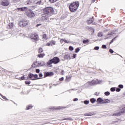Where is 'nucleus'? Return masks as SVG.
Here are the masks:
<instances>
[{
  "mask_svg": "<svg viewBox=\"0 0 125 125\" xmlns=\"http://www.w3.org/2000/svg\"><path fill=\"white\" fill-rule=\"evenodd\" d=\"M43 14H42L41 18V21H44L48 19V17H50L51 15L54 14V9L51 7H46L43 10Z\"/></svg>",
  "mask_w": 125,
  "mask_h": 125,
  "instance_id": "f257e3e1",
  "label": "nucleus"
},
{
  "mask_svg": "<svg viewBox=\"0 0 125 125\" xmlns=\"http://www.w3.org/2000/svg\"><path fill=\"white\" fill-rule=\"evenodd\" d=\"M16 10L17 11H25L27 16L30 18L35 17V13H34V12L27 9V7L18 8Z\"/></svg>",
  "mask_w": 125,
  "mask_h": 125,
  "instance_id": "f03ea898",
  "label": "nucleus"
},
{
  "mask_svg": "<svg viewBox=\"0 0 125 125\" xmlns=\"http://www.w3.org/2000/svg\"><path fill=\"white\" fill-rule=\"evenodd\" d=\"M80 5V3L79 1H75L72 3H71L69 5V10L71 12H75V11H77L78 10V8H79V6Z\"/></svg>",
  "mask_w": 125,
  "mask_h": 125,
  "instance_id": "7ed1b4c3",
  "label": "nucleus"
},
{
  "mask_svg": "<svg viewBox=\"0 0 125 125\" xmlns=\"http://www.w3.org/2000/svg\"><path fill=\"white\" fill-rule=\"evenodd\" d=\"M125 113V106L123 107L120 111H116L113 113L112 116L113 117H119L121 114H124Z\"/></svg>",
  "mask_w": 125,
  "mask_h": 125,
  "instance_id": "20e7f679",
  "label": "nucleus"
},
{
  "mask_svg": "<svg viewBox=\"0 0 125 125\" xmlns=\"http://www.w3.org/2000/svg\"><path fill=\"white\" fill-rule=\"evenodd\" d=\"M28 24H29V21H28L27 20H24L20 21L19 22V26H20V27H26V26H27V25H28Z\"/></svg>",
  "mask_w": 125,
  "mask_h": 125,
  "instance_id": "39448f33",
  "label": "nucleus"
},
{
  "mask_svg": "<svg viewBox=\"0 0 125 125\" xmlns=\"http://www.w3.org/2000/svg\"><path fill=\"white\" fill-rule=\"evenodd\" d=\"M52 60L53 61V63L54 64H58L59 62H60V59H59V58L57 57H55L53 58Z\"/></svg>",
  "mask_w": 125,
  "mask_h": 125,
  "instance_id": "423d86ee",
  "label": "nucleus"
},
{
  "mask_svg": "<svg viewBox=\"0 0 125 125\" xmlns=\"http://www.w3.org/2000/svg\"><path fill=\"white\" fill-rule=\"evenodd\" d=\"M31 39H32V40H34V41H38V40H39V36L36 34H32L31 36Z\"/></svg>",
  "mask_w": 125,
  "mask_h": 125,
  "instance_id": "0eeeda50",
  "label": "nucleus"
},
{
  "mask_svg": "<svg viewBox=\"0 0 125 125\" xmlns=\"http://www.w3.org/2000/svg\"><path fill=\"white\" fill-rule=\"evenodd\" d=\"M28 77L30 80H32V81H35V80H40V79H41V78H38L37 79L34 78V74L32 73L29 74Z\"/></svg>",
  "mask_w": 125,
  "mask_h": 125,
  "instance_id": "6e6552de",
  "label": "nucleus"
},
{
  "mask_svg": "<svg viewBox=\"0 0 125 125\" xmlns=\"http://www.w3.org/2000/svg\"><path fill=\"white\" fill-rule=\"evenodd\" d=\"M1 5L3 6H7L9 4V2L7 0L3 1L1 3Z\"/></svg>",
  "mask_w": 125,
  "mask_h": 125,
  "instance_id": "1a4fd4ad",
  "label": "nucleus"
},
{
  "mask_svg": "<svg viewBox=\"0 0 125 125\" xmlns=\"http://www.w3.org/2000/svg\"><path fill=\"white\" fill-rule=\"evenodd\" d=\"M33 3L34 4H36L37 5H39L40 4H42V0H34Z\"/></svg>",
  "mask_w": 125,
  "mask_h": 125,
  "instance_id": "9d476101",
  "label": "nucleus"
},
{
  "mask_svg": "<svg viewBox=\"0 0 125 125\" xmlns=\"http://www.w3.org/2000/svg\"><path fill=\"white\" fill-rule=\"evenodd\" d=\"M53 75H54L53 72H47L44 75V77L46 78V77H50V76H53Z\"/></svg>",
  "mask_w": 125,
  "mask_h": 125,
  "instance_id": "9b49d317",
  "label": "nucleus"
},
{
  "mask_svg": "<svg viewBox=\"0 0 125 125\" xmlns=\"http://www.w3.org/2000/svg\"><path fill=\"white\" fill-rule=\"evenodd\" d=\"M94 21V18H93V17L91 18L89 20L87 21V23L89 25H90L92 23H93Z\"/></svg>",
  "mask_w": 125,
  "mask_h": 125,
  "instance_id": "f8f14e48",
  "label": "nucleus"
},
{
  "mask_svg": "<svg viewBox=\"0 0 125 125\" xmlns=\"http://www.w3.org/2000/svg\"><path fill=\"white\" fill-rule=\"evenodd\" d=\"M49 109L50 110H53V109L54 110H58L59 109H61V107H60V106H58V107L50 106V107H49Z\"/></svg>",
  "mask_w": 125,
  "mask_h": 125,
  "instance_id": "ddd939ff",
  "label": "nucleus"
},
{
  "mask_svg": "<svg viewBox=\"0 0 125 125\" xmlns=\"http://www.w3.org/2000/svg\"><path fill=\"white\" fill-rule=\"evenodd\" d=\"M94 82V84H100L102 83V81L100 80H95L93 81Z\"/></svg>",
  "mask_w": 125,
  "mask_h": 125,
  "instance_id": "4468645a",
  "label": "nucleus"
},
{
  "mask_svg": "<svg viewBox=\"0 0 125 125\" xmlns=\"http://www.w3.org/2000/svg\"><path fill=\"white\" fill-rule=\"evenodd\" d=\"M37 66L40 67V65H39V63H38L37 62H34L32 65V67H33V68H37Z\"/></svg>",
  "mask_w": 125,
  "mask_h": 125,
  "instance_id": "2eb2a0df",
  "label": "nucleus"
},
{
  "mask_svg": "<svg viewBox=\"0 0 125 125\" xmlns=\"http://www.w3.org/2000/svg\"><path fill=\"white\" fill-rule=\"evenodd\" d=\"M114 33H113V32H112V31L109 32L107 33V35L106 36V37H108H108L105 39H108V38H110V37H111V36H113V35H114Z\"/></svg>",
  "mask_w": 125,
  "mask_h": 125,
  "instance_id": "dca6fc26",
  "label": "nucleus"
},
{
  "mask_svg": "<svg viewBox=\"0 0 125 125\" xmlns=\"http://www.w3.org/2000/svg\"><path fill=\"white\" fill-rule=\"evenodd\" d=\"M33 1H34L33 0H28L25 2V4H26L27 5H30V4H31Z\"/></svg>",
  "mask_w": 125,
  "mask_h": 125,
  "instance_id": "f3484780",
  "label": "nucleus"
},
{
  "mask_svg": "<svg viewBox=\"0 0 125 125\" xmlns=\"http://www.w3.org/2000/svg\"><path fill=\"white\" fill-rule=\"evenodd\" d=\"M71 76H67L66 77V82H70V81H71Z\"/></svg>",
  "mask_w": 125,
  "mask_h": 125,
  "instance_id": "a211bd4d",
  "label": "nucleus"
},
{
  "mask_svg": "<svg viewBox=\"0 0 125 125\" xmlns=\"http://www.w3.org/2000/svg\"><path fill=\"white\" fill-rule=\"evenodd\" d=\"M84 116H93V113L91 112L85 113L84 114Z\"/></svg>",
  "mask_w": 125,
  "mask_h": 125,
  "instance_id": "6ab92c4d",
  "label": "nucleus"
},
{
  "mask_svg": "<svg viewBox=\"0 0 125 125\" xmlns=\"http://www.w3.org/2000/svg\"><path fill=\"white\" fill-rule=\"evenodd\" d=\"M38 65L40 66H44L45 65V62H44L43 61H41V62H38Z\"/></svg>",
  "mask_w": 125,
  "mask_h": 125,
  "instance_id": "aec40b11",
  "label": "nucleus"
},
{
  "mask_svg": "<svg viewBox=\"0 0 125 125\" xmlns=\"http://www.w3.org/2000/svg\"><path fill=\"white\" fill-rule=\"evenodd\" d=\"M102 100L103 99L102 98H99L97 100V102H98V103H102Z\"/></svg>",
  "mask_w": 125,
  "mask_h": 125,
  "instance_id": "412c9836",
  "label": "nucleus"
},
{
  "mask_svg": "<svg viewBox=\"0 0 125 125\" xmlns=\"http://www.w3.org/2000/svg\"><path fill=\"white\" fill-rule=\"evenodd\" d=\"M90 101L92 104L95 103V102H96V99H95V98H92L90 99Z\"/></svg>",
  "mask_w": 125,
  "mask_h": 125,
  "instance_id": "4be33fe9",
  "label": "nucleus"
},
{
  "mask_svg": "<svg viewBox=\"0 0 125 125\" xmlns=\"http://www.w3.org/2000/svg\"><path fill=\"white\" fill-rule=\"evenodd\" d=\"M42 40H44V41L47 40V36H46V34H44L43 35Z\"/></svg>",
  "mask_w": 125,
  "mask_h": 125,
  "instance_id": "5701e85b",
  "label": "nucleus"
},
{
  "mask_svg": "<svg viewBox=\"0 0 125 125\" xmlns=\"http://www.w3.org/2000/svg\"><path fill=\"white\" fill-rule=\"evenodd\" d=\"M44 55V54H40L38 55V56L39 57V58H42Z\"/></svg>",
  "mask_w": 125,
  "mask_h": 125,
  "instance_id": "b1692460",
  "label": "nucleus"
},
{
  "mask_svg": "<svg viewBox=\"0 0 125 125\" xmlns=\"http://www.w3.org/2000/svg\"><path fill=\"white\" fill-rule=\"evenodd\" d=\"M65 58H66V59H68L70 60L71 59V58L70 57V55H65L64 56Z\"/></svg>",
  "mask_w": 125,
  "mask_h": 125,
  "instance_id": "393cba45",
  "label": "nucleus"
},
{
  "mask_svg": "<svg viewBox=\"0 0 125 125\" xmlns=\"http://www.w3.org/2000/svg\"><path fill=\"white\" fill-rule=\"evenodd\" d=\"M13 26H14V24H13V23H9V27L10 29H12V28H13Z\"/></svg>",
  "mask_w": 125,
  "mask_h": 125,
  "instance_id": "a878e982",
  "label": "nucleus"
},
{
  "mask_svg": "<svg viewBox=\"0 0 125 125\" xmlns=\"http://www.w3.org/2000/svg\"><path fill=\"white\" fill-rule=\"evenodd\" d=\"M64 42L66 43H69V42H67L66 40H64V39H61V42H62H62Z\"/></svg>",
  "mask_w": 125,
  "mask_h": 125,
  "instance_id": "bb28decb",
  "label": "nucleus"
},
{
  "mask_svg": "<svg viewBox=\"0 0 125 125\" xmlns=\"http://www.w3.org/2000/svg\"><path fill=\"white\" fill-rule=\"evenodd\" d=\"M52 63H53V61H52V59H51L48 62L47 64L48 65H51Z\"/></svg>",
  "mask_w": 125,
  "mask_h": 125,
  "instance_id": "cd10ccee",
  "label": "nucleus"
},
{
  "mask_svg": "<svg viewBox=\"0 0 125 125\" xmlns=\"http://www.w3.org/2000/svg\"><path fill=\"white\" fill-rule=\"evenodd\" d=\"M32 108H33V106H32V105H28L26 107V110H30V109H32Z\"/></svg>",
  "mask_w": 125,
  "mask_h": 125,
  "instance_id": "c85d7f7f",
  "label": "nucleus"
},
{
  "mask_svg": "<svg viewBox=\"0 0 125 125\" xmlns=\"http://www.w3.org/2000/svg\"><path fill=\"white\" fill-rule=\"evenodd\" d=\"M87 83L90 85H94V82L93 81L91 82H88Z\"/></svg>",
  "mask_w": 125,
  "mask_h": 125,
  "instance_id": "c756f323",
  "label": "nucleus"
},
{
  "mask_svg": "<svg viewBox=\"0 0 125 125\" xmlns=\"http://www.w3.org/2000/svg\"><path fill=\"white\" fill-rule=\"evenodd\" d=\"M117 38H118V36H116L115 38H114L110 42V44H111V43H112V42H114V41H115V40H116V39H117Z\"/></svg>",
  "mask_w": 125,
  "mask_h": 125,
  "instance_id": "7c9ffc66",
  "label": "nucleus"
},
{
  "mask_svg": "<svg viewBox=\"0 0 125 125\" xmlns=\"http://www.w3.org/2000/svg\"><path fill=\"white\" fill-rule=\"evenodd\" d=\"M84 104H85V105H88V104H89V101L86 100L84 101Z\"/></svg>",
  "mask_w": 125,
  "mask_h": 125,
  "instance_id": "2f4dec72",
  "label": "nucleus"
},
{
  "mask_svg": "<svg viewBox=\"0 0 125 125\" xmlns=\"http://www.w3.org/2000/svg\"><path fill=\"white\" fill-rule=\"evenodd\" d=\"M83 43H88V42H89V41L88 40H83Z\"/></svg>",
  "mask_w": 125,
  "mask_h": 125,
  "instance_id": "473e14b6",
  "label": "nucleus"
},
{
  "mask_svg": "<svg viewBox=\"0 0 125 125\" xmlns=\"http://www.w3.org/2000/svg\"><path fill=\"white\" fill-rule=\"evenodd\" d=\"M104 95H106V96H108L109 95H110V92L107 91L104 92Z\"/></svg>",
  "mask_w": 125,
  "mask_h": 125,
  "instance_id": "72a5a7b5",
  "label": "nucleus"
},
{
  "mask_svg": "<svg viewBox=\"0 0 125 125\" xmlns=\"http://www.w3.org/2000/svg\"><path fill=\"white\" fill-rule=\"evenodd\" d=\"M105 104H107V103H110V102H111V101L108 99H105Z\"/></svg>",
  "mask_w": 125,
  "mask_h": 125,
  "instance_id": "f704fd0d",
  "label": "nucleus"
},
{
  "mask_svg": "<svg viewBox=\"0 0 125 125\" xmlns=\"http://www.w3.org/2000/svg\"><path fill=\"white\" fill-rule=\"evenodd\" d=\"M69 50H71V51L74 50V47H73V46H70L69 47Z\"/></svg>",
  "mask_w": 125,
  "mask_h": 125,
  "instance_id": "c9c22d12",
  "label": "nucleus"
},
{
  "mask_svg": "<svg viewBox=\"0 0 125 125\" xmlns=\"http://www.w3.org/2000/svg\"><path fill=\"white\" fill-rule=\"evenodd\" d=\"M80 48H77L75 50V52L76 53H78V52H79V51H80Z\"/></svg>",
  "mask_w": 125,
  "mask_h": 125,
  "instance_id": "e433bc0d",
  "label": "nucleus"
},
{
  "mask_svg": "<svg viewBox=\"0 0 125 125\" xmlns=\"http://www.w3.org/2000/svg\"><path fill=\"white\" fill-rule=\"evenodd\" d=\"M57 0H49L50 2H52V3L56 2V1H57Z\"/></svg>",
  "mask_w": 125,
  "mask_h": 125,
  "instance_id": "4c0bfd02",
  "label": "nucleus"
},
{
  "mask_svg": "<svg viewBox=\"0 0 125 125\" xmlns=\"http://www.w3.org/2000/svg\"><path fill=\"white\" fill-rule=\"evenodd\" d=\"M111 91H115L116 90V88L115 87H112L110 88Z\"/></svg>",
  "mask_w": 125,
  "mask_h": 125,
  "instance_id": "58836bf2",
  "label": "nucleus"
},
{
  "mask_svg": "<svg viewBox=\"0 0 125 125\" xmlns=\"http://www.w3.org/2000/svg\"><path fill=\"white\" fill-rule=\"evenodd\" d=\"M102 47V48H104V49H107V47L106 46V45H103Z\"/></svg>",
  "mask_w": 125,
  "mask_h": 125,
  "instance_id": "ea45409f",
  "label": "nucleus"
},
{
  "mask_svg": "<svg viewBox=\"0 0 125 125\" xmlns=\"http://www.w3.org/2000/svg\"><path fill=\"white\" fill-rule=\"evenodd\" d=\"M42 48H39V53H42Z\"/></svg>",
  "mask_w": 125,
  "mask_h": 125,
  "instance_id": "a19ab883",
  "label": "nucleus"
},
{
  "mask_svg": "<svg viewBox=\"0 0 125 125\" xmlns=\"http://www.w3.org/2000/svg\"><path fill=\"white\" fill-rule=\"evenodd\" d=\"M118 87L120 88H124V85L123 84H120L118 85Z\"/></svg>",
  "mask_w": 125,
  "mask_h": 125,
  "instance_id": "79ce46f5",
  "label": "nucleus"
},
{
  "mask_svg": "<svg viewBox=\"0 0 125 125\" xmlns=\"http://www.w3.org/2000/svg\"><path fill=\"white\" fill-rule=\"evenodd\" d=\"M116 91H117V92H120V91H121V88H117Z\"/></svg>",
  "mask_w": 125,
  "mask_h": 125,
  "instance_id": "37998d69",
  "label": "nucleus"
},
{
  "mask_svg": "<svg viewBox=\"0 0 125 125\" xmlns=\"http://www.w3.org/2000/svg\"><path fill=\"white\" fill-rule=\"evenodd\" d=\"M51 44H53V45H55V41H52L51 42Z\"/></svg>",
  "mask_w": 125,
  "mask_h": 125,
  "instance_id": "c03bdc74",
  "label": "nucleus"
},
{
  "mask_svg": "<svg viewBox=\"0 0 125 125\" xmlns=\"http://www.w3.org/2000/svg\"><path fill=\"white\" fill-rule=\"evenodd\" d=\"M0 96H1L2 98H3V99H5L6 100H8L7 98H6L5 96H3L2 95H0Z\"/></svg>",
  "mask_w": 125,
  "mask_h": 125,
  "instance_id": "a18cd8bd",
  "label": "nucleus"
},
{
  "mask_svg": "<svg viewBox=\"0 0 125 125\" xmlns=\"http://www.w3.org/2000/svg\"><path fill=\"white\" fill-rule=\"evenodd\" d=\"M102 33L100 32L98 34V37H102Z\"/></svg>",
  "mask_w": 125,
  "mask_h": 125,
  "instance_id": "49530a36",
  "label": "nucleus"
},
{
  "mask_svg": "<svg viewBox=\"0 0 125 125\" xmlns=\"http://www.w3.org/2000/svg\"><path fill=\"white\" fill-rule=\"evenodd\" d=\"M25 83L26 84H30L31 83L30 81H25Z\"/></svg>",
  "mask_w": 125,
  "mask_h": 125,
  "instance_id": "de8ad7c7",
  "label": "nucleus"
},
{
  "mask_svg": "<svg viewBox=\"0 0 125 125\" xmlns=\"http://www.w3.org/2000/svg\"><path fill=\"white\" fill-rule=\"evenodd\" d=\"M69 120L70 121H73V119H72L71 118H65L64 119H63V120Z\"/></svg>",
  "mask_w": 125,
  "mask_h": 125,
  "instance_id": "09e8293b",
  "label": "nucleus"
},
{
  "mask_svg": "<svg viewBox=\"0 0 125 125\" xmlns=\"http://www.w3.org/2000/svg\"><path fill=\"white\" fill-rule=\"evenodd\" d=\"M105 99H103V100H102V104H105Z\"/></svg>",
  "mask_w": 125,
  "mask_h": 125,
  "instance_id": "8fccbe9b",
  "label": "nucleus"
},
{
  "mask_svg": "<svg viewBox=\"0 0 125 125\" xmlns=\"http://www.w3.org/2000/svg\"><path fill=\"white\" fill-rule=\"evenodd\" d=\"M94 49H95V50H99V46H96V47H95Z\"/></svg>",
  "mask_w": 125,
  "mask_h": 125,
  "instance_id": "3c124183",
  "label": "nucleus"
},
{
  "mask_svg": "<svg viewBox=\"0 0 125 125\" xmlns=\"http://www.w3.org/2000/svg\"><path fill=\"white\" fill-rule=\"evenodd\" d=\"M59 81H61V82L64 81V77H62L61 78H60Z\"/></svg>",
  "mask_w": 125,
  "mask_h": 125,
  "instance_id": "603ef678",
  "label": "nucleus"
},
{
  "mask_svg": "<svg viewBox=\"0 0 125 125\" xmlns=\"http://www.w3.org/2000/svg\"><path fill=\"white\" fill-rule=\"evenodd\" d=\"M34 79L38 78V74L33 75Z\"/></svg>",
  "mask_w": 125,
  "mask_h": 125,
  "instance_id": "864d4df0",
  "label": "nucleus"
},
{
  "mask_svg": "<svg viewBox=\"0 0 125 125\" xmlns=\"http://www.w3.org/2000/svg\"><path fill=\"white\" fill-rule=\"evenodd\" d=\"M109 52H110V53H114V51L112 49H109Z\"/></svg>",
  "mask_w": 125,
  "mask_h": 125,
  "instance_id": "5fc2aeb1",
  "label": "nucleus"
},
{
  "mask_svg": "<svg viewBox=\"0 0 125 125\" xmlns=\"http://www.w3.org/2000/svg\"><path fill=\"white\" fill-rule=\"evenodd\" d=\"M46 45H48V46L51 45L52 46V44H51V42L50 43H47Z\"/></svg>",
  "mask_w": 125,
  "mask_h": 125,
  "instance_id": "6e6d98bb",
  "label": "nucleus"
},
{
  "mask_svg": "<svg viewBox=\"0 0 125 125\" xmlns=\"http://www.w3.org/2000/svg\"><path fill=\"white\" fill-rule=\"evenodd\" d=\"M88 29H89V30H92V31H93V32H94V29H93V28H92L91 27H89L88 28Z\"/></svg>",
  "mask_w": 125,
  "mask_h": 125,
  "instance_id": "4d7b16f0",
  "label": "nucleus"
},
{
  "mask_svg": "<svg viewBox=\"0 0 125 125\" xmlns=\"http://www.w3.org/2000/svg\"><path fill=\"white\" fill-rule=\"evenodd\" d=\"M21 80H27L26 78H25V77L23 76L21 78Z\"/></svg>",
  "mask_w": 125,
  "mask_h": 125,
  "instance_id": "13d9d810",
  "label": "nucleus"
},
{
  "mask_svg": "<svg viewBox=\"0 0 125 125\" xmlns=\"http://www.w3.org/2000/svg\"><path fill=\"white\" fill-rule=\"evenodd\" d=\"M36 73H40V70L39 69H36Z\"/></svg>",
  "mask_w": 125,
  "mask_h": 125,
  "instance_id": "bf43d9fd",
  "label": "nucleus"
},
{
  "mask_svg": "<svg viewBox=\"0 0 125 125\" xmlns=\"http://www.w3.org/2000/svg\"><path fill=\"white\" fill-rule=\"evenodd\" d=\"M76 56H77V54H73V58H76Z\"/></svg>",
  "mask_w": 125,
  "mask_h": 125,
  "instance_id": "052dcab7",
  "label": "nucleus"
},
{
  "mask_svg": "<svg viewBox=\"0 0 125 125\" xmlns=\"http://www.w3.org/2000/svg\"><path fill=\"white\" fill-rule=\"evenodd\" d=\"M78 100H79V99L78 98H75L74 100H73V101L75 102V101H78Z\"/></svg>",
  "mask_w": 125,
  "mask_h": 125,
  "instance_id": "680f3d73",
  "label": "nucleus"
},
{
  "mask_svg": "<svg viewBox=\"0 0 125 125\" xmlns=\"http://www.w3.org/2000/svg\"><path fill=\"white\" fill-rule=\"evenodd\" d=\"M39 77H40V78H42V73L39 74Z\"/></svg>",
  "mask_w": 125,
  "mask_h": 125,
  "instance_id": "e2e57ef3",
  "label": "nucleus"
},
{
  "mask_svg": "<svg viewBox=\"0 0 125 125\" xmlns=\"http://www.w3.org/2000/svg\"><path fill=\"white\" fill-rule=\"evenodd\" d=\"M95 95H96V96H98V95H99V93L96 92Z\"/></svg>",
  "mask_w": 125,
  "mask_h": 125,
  "instance_id": "0e129e2a",
  "label": "nucleus"
},
{
  "mask_svg": "<svg viewBox=\"0 0 125 125\" xmlns=\"http://www.w3.org/2000/svg\"><path fill=\"white\" fill-rule=\"evenodd\" d=\"M42 24H38L37 25H36V27H39V26H41Z\"/></svg>",
  "mask_w": 125,
  "mask_h": 125,
  "instance_id": "69168bd1",
  "label": "nucleus"
},
{
  "mask_svg": "<svg viewBox=\"0 0 125 125\" xmlns=\"http://www.w3.org/2000/svg\"><path fill=\"white\" fill-rule=\"evenodd\" d=\"M62 75H63L64 74V70H62Z\"/></svg>",
  "mask_w": 125,
  "mask_h": 125,
  "instance_id": "338daca9",
  "label": "nucleus"
},
{
  "mask_svg": "<svg viewBox=\"0 0 125 125\" xmlns=\"http://www.w3.org/2000/svg\"><path fill=\"white\" fill-rule=\"evenodd\" d=\"M14 1H20L21 0H13Z\"/></svg>",
  "mask_w": 125,
  "mask_h": 125,
  "instance_id": "774afa93",
  "label": "nucleus"
}]
</instances>
